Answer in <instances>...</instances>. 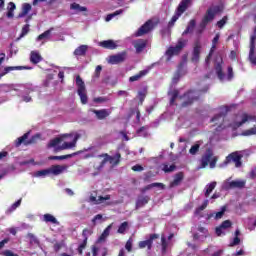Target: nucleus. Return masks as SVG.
Listing matches in <instances>:
<instances>
[{"label":"nucleus","mask_w":256,"mask_h":256,"mask_svg":"<svg viewBox=\"0 0 256 256\" xmlns=\"http://www.w3.org/2000/svg\"><path fill=\"white\" fill-rule=\"evenodd\" d=\"M23 69H31V67L28 66H8L6 68H4V72L1 74L2 77L4 75H7V73H11V71H23Z\"/></svg>","instance_id":"obj_27"},{"label":"nucleus","mask_w":256,"mask_h":256,"mask_svg":"<svg viewBox=\"0 0 256 256\" xmlns=\"http://www.w3.org/2000/svg\"><path fill=\"white\" fill-rule=\"evenodd\" d=\"M241 243V239L237 236L234 237L233 241L230 243V247H235Z\"/></svg>","instance_id":"obj_61"},{"label":"nucleus","mask_w":256,"mask_h":256,"mask_svg":"<svg viewBox=\"0 0 256 256\" xmlns=\"http://www.w3.org/2000/svg\"><path fill=\"white\" fill-rule=\"evenodd\" d=\"M79 137L81 136L77 133L64 134L58 138L50 140L48 147H57L59 143L64 141V143L58 147L59 151H65V149H73V147L77 145Z\"/></svg>","instance_id":"obj_1"},{"label":"nucleus","mask_w":256,"mask_h":256,"mask_svg":"<svg viewBox=\"0 0 256 256\" xmlns=\"http://www.w3.org/2000/svg\"><path fill=\"white\" fill-rule=\"evenodd\" d=\"M217 161H218L217 156H212L209 162L210 169H215V166L217 165Z\"/></svg>","instance_id":"obj_56"},{"label":"nucleus","mask_w":256,"mask_h":256,"mask_svg":"<svg viewBox=\"0 0 256 256\" xmlns=\"http://www.w3.org/2000/svg\"><path fill=\"white\" fill-rule=\"evenodd\" d=\"M193 233L194 239L198 241H203V239H207V237H209V231L203 226L193 228Z\"/></svg>","instance_id":"obj_7"},{"label":"nucleus","mask_w":256,"mask_h":256,"mask_svg":"<svg viewBox=\"0 0 256 256\" xmlns=\"http://www.w3.org/2000/svg\"><path fill=\"white\" fill-rule=\"evenodd\" d=\"M217 187V182H211L210 184H207L205 187V197H209L211 193H213V190Z\"/></svg>","instance_id":"obj_35"},{"label":"nucleus","mask_w":256,"mask_h":256,"mask_svg":"<svg viewBox=\"0 0 256 256\" xmlns=\"http://www.w3.org/2000/svg\"><path fill=\"white\" fill-rule=\"evenodd\" d=\"M217 43H219V34H216V36L212 40V47L210 49V53L206 58V63H209V60L211 59L215 49L217 48Z\"/></svg>","instance_id":"obj_28"},{"label":"nucleus","mask_w":256,"mask_h":256,"mask_svg":"<svg viewBox=\"0 0 256 256\" xmlns=\"http://www.w3.org/2000/svg\"><path fill=\"white\" fill-rule=\"evenodd\" d=\"M69 169V166L67 165H53L52 167L49 168L50 170V175H61V173H65Z\"/></svg>","instance_id":"obj_20"},{"label":"nucleus","mask_w":256,"mask_h":256,"mask_svg":"<svg viewBox=\"0 0 256 256\" xmlns=\"http://www.w3.org/2000/svg\"><path fill=\"white\" fill-rule=\"evenodd\" d=\"M207 205H209V200H205L203 202V204L196 209L195 214L199 215V213H201V211H204V209H207Z\"/></svg>","instance_id":"obj_48"},{"label":"nucleus","mask_w":256,"mask_h":256,"mask_svg":"<svg viewBox=\"0 0 256 256\" xmlns=\"http://www.w3.org/2000/svg\"><path fill=\"white\" fill-rule=\"evenodd\" d=\"M223 11V6L221 5H216V6H211L207 12L206 15L204 16L203 23L204 25H207V23L213 21L215 19V15L218 13H222Z\"/></svg>","instance_id":"obj_5"},{"label":"nucleus","mask_w":256,"mask_h":256,"mask_svg":"<svg viewBox=\"0 0 256 256\" xmlns=\"http://www.w3.org/2000/svg\"><path fill=\"white\" fill-rule=\"evenodd\" d=\"M129 229V223L128 222H123L117 230V233H120V235L125 234V232Z\"/></svg>","instance_id":"obj_43"},{"label":"nucleus","mask_w":256,"mask_h":256,"mask_svg":"<svg viewBox=\"0 0 256 256\" xmlns=\"http://www.w3.org/2000/svg\"><path fill=\"white\" fill-rule=\"evenodd\" d=\"M201 145H203V141H198L197 143H195L189 150L190 155H197Z\"/></svg>","instance_id":"obj_39"},{"label":"nucleus","mask_w":256,"mask_h":256,"mask_svg":"<svg viewBox=\"0 0 256 256\" xmlns=\"http://www.w3.org/2000/svg\"><path fill=\"white\" fill-rule=\"evenodd\" d=\"M200 55H201V42L197 40L194 44V48L192 52V61L194 63H199Z\"/></svg>","instance_id":"obj_18"},{"label":"nucleus","mask_w":256,"mask_h":256,"mask_svg":"<svg viewBox=\"0 0 256 256\" xmlns=\"http://www.w3.org/2000/svg\"><path fill=\"white\" fill-rule=\"evenodd\" d=\"M137 134L139 135V137H147V126H143L139 130H137Z\"/></svg>","instance_id":"obj_50"},{"label":"nucleus","mask_w":256,"mask_h":256,"mask_svg":"<svg viewBox=\"0 0 256 256\" xmlns=\"http://www.w3.org/2000/svg\"><path fill=\"white\" fill-rule=\"evenodd\" d=\"M193 29H195V20H191L189 22V25L186 28V30L183 32V35H187V33H191V31H193Z\"/></svg>","instance_id":"obj_46"},{"label":"nucleus","mask_w":256,"mask_h":256,"mask_svg":"<svg viewBox=\"0 0 256 256\" xmlns=\"http://www.w3.org/2000/svg\"><path fill=\"white\" fill-rule=\"evenodd\" d=\"M99 46L103 47V49H117V42L114 40H104L99 42Z\"/></svg>","instance_id":"obj_26"},{"label":"nucleus","mask_w":256,"mask_h":256,"mask_svg":"<svg viewBox=\"0 0 256 256\" xmlns=\"http://www.w3.org/2000/svg\"><path fill=\"white\" fill-rule=\"evenodd\" d=\"M170 95H171L170 104L173 105V103H175V99H177V97H179V91L173 90L170 93Z\"/></svg>","instance_id":"obj_51"},{"label":"nucleus","mask_w":256,"mask_h":256,"mask_svg":"<svg viewBox=\"0 0 256 256\" xmlns=\"http://www.w3.org/2000/svg\"><path fill=\"white\" fill-rule=\"evenodd\" d=\"M148 40L137 39L132 42L133 47L136 49V53H143L144 49L147 48Z\"/></svg>","instance_id":"obj_15"},{"label":"nucleus","mask_w":256,"mask_h":256,"mask_svg":"<svg viewBox=\"0 0 256 256\" xmlns=\"http://www.w3.org/2000/svg\"><path fill=\"white\" fill-rule=\"evenodd\" d=\"M27 237L29 239L30 246L33 247V245H36L37 247L41 246V242L39 241V238L35 236L33 233H28Z\"/></svg>","instance_id":"obj_31"},{"label":"nucleus","mask_w":256,"mask_h":256,"mask_svg":"<svg viewBox=\"0 0 256 256\" xmlns=\"http://www.w3.org/2000/svg\"><path fill=\"white\" fill-rule=\"evenodd\" d=\"M227 79H228V81H231V79H233V67H231V66L228 67Z\"/></svg>","instance_id":"obj_63"},{"label":"nucleus","mask_w":256,"mask_h":256,"mask_svg":"<svg viewBox=\"0 0 256 256\" xmlns=\"http://www.w3.org/2000/svg\"><path fill=\"white\" fill-rule=\"evenodd\" d=\"M32 7L29 3H24L22 5V11L20 14H18V19H22L23 17H26V15H29V11H31Z\"/></svg>","instance_id":"obj_29"},{"label":"nucleus","mask_w":256,"mask_h":256,"mask_svg":"<svg viewBox=\"0 0 256 256\" xmlns=\"http://www.w3.org/2000/svg\"><path fill=\"white\" fill-rule=\"evenodd\" d=\"M245 180H233V181H229L227 180L224 185L223 188L226 190L229 189H243L245 187Z\"/></svg>","instance_id":"obj_12"},{"label":"nucleus","mask_w":256,"mask_h":256,"mask_svg":"<svg viewBox=\"0 0 256 256\" xmlns=\"http://www.w3.org/2000/svg\"><path fill=\"white\" fill-rule=\"evenodd\" d=\"M149 196H140L138 197L136 201V209H140V207H144V205H147L149 203Z\"/></svg>","instance_id":"obj_30"},{"label":"nucleus","mask_w":256,"mask_h":256,"mask_svg":"<svg viewBox=\"0 0 256 256\" xmlns=\"http://www.w3.org/2000/svg\"><path fill=\"white\" fill-rule=\"evenodd\" d=\"M175 169H176L175 164H172L170 166L169 164H162V171H164V173H173Z\"/></svg>","instance_id":"obj_41"},{"label":"nucleus","mask_w":256,"mask_h":256,"mask_svg":"<svg viewBox=\"0 0 256 256\" xmlns=\"http://www.w3.org/2000/svg\"><path fill=\"white\" fill-rule=\"evenodd\" d=\"M107 98L104 97H98V98H94V103H106Z\"/></svg>","instance_id":"obj_64"},{"label":"nucleus","mask_w":256,"mask_h":256,"mask_svg":"<svg viewBox=\"0 0 256 256\" xmlns=\"http://www.w3.org/2000/svg\"><path fill=\"white\" fill-rule=\"evenodd\" d=\"M87 239L88 238H84L83 243H81L78 247V253L79 255H83V249H85V247H87Z\"/></svg>","instance_id":"obj_52"},{"label":"nucleus","mask_w":256,"mask_h":256,"mask_svg":"<svg viewBox=\"0 0 256 256\" xmlns=\"http://www.w3.org/2000/svg\"><path fill=\"white\" fill-rule=\"evenodd\" d=\"M29 33V24H26L22 27V32L20 34V37H25Z\"/></svg>","instance_id":"obj_59"},{"label":"nucleus","mask_w":256,"mask_h":256,"mask_svg":"<svg viewBox=\"0 0 256 256\" xmlns=\"http://www.w3.org/2000/svg\"><path fill=\"white\" fill-rule=\"evenodd\" d=\"M42 61H43V56H41V53H39V51H31L30 62H32L33 65H37L38 63H41Z\"/></svg>","instance_id":"obj_25"},{"label":"nucleus","mask_w":256,"mask_h":256,"mask_svg":"<svg viewBox=\"0 0 256 256\" xmlns=\"http://www.w3.org/2000/svg\"><path fill=\"white\" fill-rule=\"evenodd\" d=\"M101 71H103V67H101V65H98L95 69V73L94 76L96 77V79H99L100 75H101Z\"/></svg>","instance_id":"obj_60"},{"label":"nucleus","mask_w":256,"mask_h":256,"mask_svg":"<svg viewBox=\"0 0 256 256\" xmlns=\"http://www.w3.org/2000/svg\"><path fill=\"white\" fill-rule=\"evenodd\" d=\"M112 228H113V224L108 225L107 228L103 231V233L99 237V241H105L109 237V234L111 233Z\"/></svg>","instance_id":"obj_36"},{"label":"nucleus","mask_w":256,"mask_h":256,"mask_svg":"<svg viewBox=\"0 0 256 256\" xmlns=\"http://www.w3.org/2000/svg\"><path fill=\"white\" fill-rule=\"evenodd\" d=\"M125 249L131 253L133 251V238H129L128 241L126 242Z\"/></svg>","instance_id":"obj_49"},{"label":"nucleus","mask_w":256,"mask_h":256,"mask_svg":"<svg viewBox=\"0 0 256 256\" xmlns=\"http://www.w3.org/2000/svg\"><path fill=\"white\" fill-rule=\"evenodd\" d=\"M125 59H127V52H122L120 54L110 56L108 63H111V65H117V63H123Z\"/></svg>","instance_id":"obj_17"},{"label":"nucleus","mask_w":256,"mask_h":256,"mask_svg":"<svg viewBox=\"0 0 256 256\" xmlns=\"http://www.w3.org/2000/svg\"><path fill=\"white\" fill-rule=\"evenodd\" d=\"M182 99H184V102L182 103V107H188V105H191L193 101H197V92L189 91L188 93L184 94Z\"/></svg>","instance_id":"obj_14"},{"label":"nucleus","mask_w":256,"mask_h":256,"mask_svg":"<svg viewBox=\"0 0 256 256\" xmlns=\"http://www.w3.org/2000/svg\"><path fill=\"white\" fill-rule=\"evenodd\" d=\"M225 211H227V208H226L225 206H223V207L221 208V211H220V212H217V213L215 214L214 218H215L216 220L221 219V218L223 217V215H225Z\"/></svg>","instance_id":"obj_53"},{"label":"nucleus","mask_w":256,"mask_h":256,"mask_svg":"<svg viewBox=\"0 0 256 256\" xmlns=\"http://www.w3.org/2000/svg\"><path fill=\"white\" fill-rule=\"evenodd\" d=\"M87 49H89V46L81 45L75 49L74 55H76V57H83V55H85V53H87Z\"/></svg>","instance_id":"obj_33"},{"label":"nucleus","mask_w":256,"mask_h":256,"mask_svg":"<svg viewBox=\"0 0 256 256\" xmlns=\"http://www.w3.org/2000/svg\"><path fill=\"white\" fill-rule=\"evenodd\" d=\"M148 73H149L148 70H142L138 74L131 76L129 78V81H130V83H134V81H139V80L143 79V77H145V75H147Z\"/></svg>","instance_id":"obj_32"},{"label":"nucleus","mask_w":256,"mask_h":256,"mask_svg":"<svg viewBox=\"0 0 256 256\" xmlns=\"http://www.w3.org/2000/svg\"><path fill=\"white\" fill-rule=\"evenodd\" d=\"M244 136L256 135V127L250 128L243 132Z\"/></svg>","instance_id":"obj_58"},{"label":"nucleus","mask_w":256,"mask_h":256,"mask_svg":"<svg viewBox=\"0 0 256 256\" xmlns=\"http://www.w3.org/2000/svg\"><path fill=\"white\" fill-rule=\"evenodd\" d=\"M191 0H182L181 3L179 4L176 13L172 17V19L169 21L168 26L173 27L175 23L177 22V19L181 16L182 13H185L187 11V7H189V3Z\"/></svg>","instance_id":"obj_4"},{"label":"nucleus","mask_w":256,"mask_h":256,"mask_svg":"<svg viewBox=\"0 0 256 256\" xmlns=\"http://www.w3.org/2000/svg\"><path fill=\"white\" fill-rule=\"evenodd\" d=\"M69 157H71V155L50 156L49 159H50V160H59V161H63V159H69Z\"/></svg>","instance_id":"obj_55"},{"label":"nucleus","mask_w":256,"mask_h":256,"mask_svg":"<svg viewBox=\"0 0 256 256\" xmlns=\"http://www.w3.org/2000/svg\"><path fill=\"white\" fill-rule=\"evenodd\" d=\"M47 175H51L49 169L40 170L35 173V177H47Z\"/></svg>","instance_id":"obj_45"},{"label":"nucleus","mask_w":256,"mask_h":256,"mask_svg":"<svg viewBox=\"0 0 256 256\" xmlns=\"http://www.w3.org/2000/svg\"><path fill=\"white\" fill-rule=\"evenodd\" d=\"M52 32H53V28L46 30L44 33L40 34L37 37V41H43V39H51Z\"/></svg>","instance_id":"obj_38"},{"label":"nucleus","mask_w":256,"mask_h":256,"mask_svg":"<svg viewBox=\"0 0 256 256\" xmlns=\"http://www.w3.org/2000/svg\"><path fill=\"white\" fill-rule=\"evenodd\" d=\"M185 45H187V41L179 40L175 47H170L166 51V55L168 57H173V55H179V53H181V50L183 49V47H185Z\"/></svg>","instance_id":"obj_9"},{"label":"nucleus","mask_w":256,"mask_h":256,"mask_svg":"<svg viewBox=\"0 0 256 256\" xmlns=\"http://www.w3.org/2000/svg\"><path fill=\"white\" fill-rule=\"evenodd\" d=\"M28 137H29V133H26L23 136L19 137L16 140V147H19L22 143H24V145H29L30 143H35V139H37V136L32 137V139L30 141H27Z\"/></svg>","instance_id":"obj_23"},{"label":"nucleus","mask_w":256,"mask_h":256,"mask_svg":"<svg viewBox=\"0 0 256 256\" xmlns=\"http://www.w3.org/2000/svg\"><path fill=\"white\" fill-rule=\"evenodd\" d=\"M255 41H256V36L252 35L250 38V51H249V61L252 63V65H256Z\"/></svg>","instance_id":"obj_16"},{"label":"nucleus","mask_w":256,"mask_h":256,"mask_svg":"<svg viewBox=\"0 0 256 256\" xmlns=\"http://www.w3.org/2000/svg\"><path fill=\"white\" fill-rule=\"evenodd\" d=\"M154 187H157L158 189H165V184H163V183H159V182H154V183H152V189L154 188Z\"/></svg>","instance_id":"obj_62"},{"label":"nucleus","mask_w":256,"mask_h":256,"mask_svg":"<svg viewBox=\"0 0 256 256\" xmlns=\"http://www.w3.org/2000/svg\"><path fill=\"white\" fill-rule=\"evenodd\" d=\"M146 96H147V90L138 92V98L140 100V103H143V101H145Z\"/></svg>","instance_id":"obj_57"},{"label":"nucleus","mask_w":256,"mask_h":256,"mask_svg":"<svg viewBox=\"0 0 256 256\" xmlns=\"http://www.w3.org/2000/svg\"><path fill=\"white\" fill-rule=\"evenodd\" d=\"M241 159H243V155H241L240 152H233L226 157V163H231V161H233L235 167H241Z\"/></svg>","instance_id":"obj_13"},{"label":"nucleus","mask_w":256,"mask_h":256,"mask_svg":"<svg viewBox=\"0 0 256 256\" xmlns=\"http://www.w3.org/2000/svg\"><path fill=\"white\" fill-rule=\"evenodd\" d=\"M211 159H213V152L208 151L205 153V155L200 160V167L199 169H205L207 165H209Z\"/></svg>","instance_id":"obj_21"},{"label":"nucleus","mask_w":256,"mask_h":256,"mask_svg":"<svg viewBox=\"0 0 256 256\" xmlns=\"http://www.w3.org/2000/svg\"><path fill=\"white\" fill-rule=\"evenodd\" d=\"M227 21H229V17H227V16H224L221 20H219L218 22H217V27L219 28V29H223V27H225V25H227Z\"/></svg>","instance_id":"obj_44"},{"label":"nucleus","mask_w":256,"mask_h":256,"mask_svg":"<svg viewBox=\"0 0 256 256\" xmlns=\"http://www.w3.org/2000/svg\"><path fill=\"white\" fill-rule=\"evenodd\" d=\"M155 25L153 21L148 20L145 24H143L135 33V37H143V35H147V33H151L153 31Z\"/></svg>","instance_id":"obj_6"},{"label":"nucleus","mask_w":256,"mask_h":256,"mask_svg":"<svg viewBox=\"0 0 256 256\" xmlns=\"http://www.w3.org/2000/svg\"><path fill=\"white\" fill-rule=\"evenodd\" d=\"M215 71L220 81H223V79H225V74H223V66H221V64H216Z\"/></svg>","instance_id":"obj_40"},{"label":"nucleus","mask_w":256,"mask_h":256,"mask_svg":"<svg viewBox=\"0 0 256 256\" xmlns=\"http://www.w3.org/2000/svg\"><path fill=\"white\" fill-rule=\"evenodd\" d=\"M19 205H21V199H19L14 204H12L11 207L8 209V212L13 213V211H15V209H17V207H19Z\"/></svg>","instance_id":"obj_54"},{"label":"nucleus","mask_w":256,"mask_h":256,"mask_svg":"<svg viewBox=\"0 0 256 256\" xmlns=\"http://www.w3.org/2000/svg\"><path fill=\"white\" fill-rule=\"evenodd\" d=\"M99 157L104 158V159L101 161L99 166L95 167L96 172H94L92 174L93 177H97V175L99 173H101V171L103 170V168L105 167V165L108 162L110 163V165H113V167H115L116 165H119V163L121 161V154L120 153H116L114 156H109V154L105 153V154L99 155Z\"/></svg>","instance_id":"obj_2"},{"label":"nucleus","mask_w":256,"mask_h":256,"mask_svg":"<svg viewBox=\"0 0 256 256\" xmlns=\"http://www.w3.org/2000/svg\"><path fill=\"white\" fill-rule=\"evenodd\" d=\"M15 9H17V6L15 5V3L10 2L8 4V12H7V17L8 19H13V17L15 16V14L13 13V11H15Z\"/></svg>","instance_id":"obj_37"},{"label":"nucleus","mask_w":256,"mask_h":256,"mask_svg":"<svg viewBox=\"0 0 256 256\" xmlns=\"http://www.w3.org/2000/svg\"><path fill=\"white\" fill-rule=\"evenodd\" d=\"M229 111V108H227V106H221L218 109V114H216L213 118H212V123H215V125H220L221 123H223V119L224 117L227 115V112Z\"/></svg>","instance_id":"obj_8"},{"label":"nucleus","mask_w":256,"mask_h":256,"mask_svg":"<svg viewBox=\"0 0 256 256\" xmlns=\"http://www.w3.org/2000/svg\"><path fill=\"white\" fill-rule=\"evenodd\" d=\"M44 221L46 223H54L55 225H57V223H59L57 221V218H55V216L51 215V214H45L44 215Z\"/></svg>","instance_id":"obj_42"},{"label":"nucleus","mask_w":256,"mask_h":256,"mask_svg":"<svg viewBox=\"0 0 256 256\" xmlns=\"http://www.w3.org/2000/svg\"><path fill=\"white\" fill-rule=\"evenodd\" d=\"M185 175L183 174V172H179L177 174H175L174 176V180L172 182H170V189H173V187H179V185H181V181H183Z\"/></svg>","instance_id":"obj_24"},{"label":"nucleus","mask_w":256,"mask_h":256,"mask_svg":"<svg viewBox=\"0 0 256 256\" xmlns=\"http://www.w3.org/2000/svg\"><path fill=\"white\" fill-rule=\"evenodd\" d=\"M232 225L233 223H231L230 220L222 222L221 225L216 228V235L218 237H221V235H225V231H227V229H230Z\"/></svg>","instance_id":"obj_19"},{"label":"nucleus","mask_w":256,"mask_h":256,"mask_svg":"<svg viewBox=\"0 0 256 256\" xmlns=\"http://www.w3.org/2000/svg\"><path fill=\"white\" fill-rule=\"evenodd\" d=\"M70 9L72 11H75V13H83V12L87 11V7L81 6L75 2L70 5Z\"/></svg>","instance_id":"obj_34"},{"label":"nucleus","mask_w":256,"mask_h":256,"mask_svg":"<svg viewBox=\"0 0 256 256\" xmlns=\"http://www.w3.org/2000/svg\"><path fill=\"white\" fill-rule=\"evenodd\" d=\"M92 113L96 115V118L100 121H103V119H107L109 115H111V110L108 109H101V110H92Z\"/></svg>","instance_id":"obj_22"},{"label":"nucleus","mask_w":256,"mask_h":256,"mask_svg":"<svg viewBox=\"0 0 256 256\" xmlns=\"http://www.w3.org/2000/svg\"><path fill=\"white\" fill-rule=\"evenodd\" d=\"M185 45H187V41L179 40L175 47H170L166 51V55L168 57H173V55H179V53H181V50L183 49V47H185Z\"/></svg>","instance_id":"obj_10"},{"label":"nucleus","mask_w":256,"mask_h":256,"mask_svg":"<svg viewBox=\"0 0 256 256\" xmlns=\"http://www.w3.org/2000/svg\"><path fill=\"white\" fill-rule=\"evenodd\" d=\"M111 199V195H106V196H99L96 205H101V203H105V201H109Z\"/></svg>","instance_id":"obj_47"},{"label":"nucleus","mask_w":256,"mask_h":256,"mask_svg":"<svg viewBox=\"0 0 256 256\" xmlns=\"http://www.w3.org/2000/svg\"><path fill=\"white\" fill-rule=\"evenodd\" d=\"M155 239H159V234H150L147 240L139 242V249H145V247H147L148 251H151V249H153V241H155Z\"/></svg>","instance_id":"obj_11"},{"label":"nucleus","mask_w":256,"mask_h":256,"mask_svg":"<svg viewBox=\"0 0 256 256\" xmlns=\"http://www.w3.org/2000/svg\"><path fill=\"white\" fill-rule=\"evenodd\" d=\"M76 85H77V93L80 97L81 103L86 105L88 98H87V88L85 87V82L81 79V76L76 77Z\"/></svg>","instance_id":"obj_3"}]
</instances>
